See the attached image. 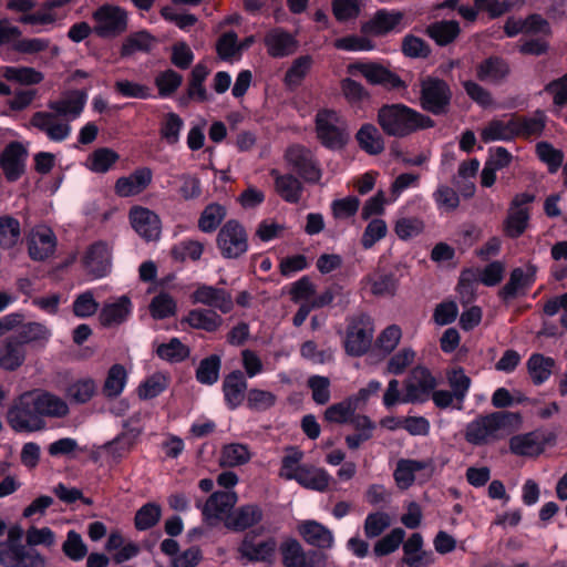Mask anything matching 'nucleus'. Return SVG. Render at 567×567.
Returning <instances> with one entry per match:
<instances>
[{"label": "nucleus", "mask_w": 567, "mask_h": 567, "mask_svg": "<svg viewBox=\"0 0 567 567\" xmlns=\"http://www.w3.org/2000/svg\"><path fill=\"white\" fill-rule=\"evenodd\" d=\"M308 388L311 390L312 400L318 405H324L330 401V380L328 377L311 375L307 381Z\"/></svg>", "instance_id": "nucleus-59"}, {"label": "nucleus", "mask_w": 567, "mask_h": 567, "mask_svg": "<svg viewBox=\"0 0 567 567\" xmlns=\"http://www.w3.org/2000/svg\"><path fill=\"white\" fill-rule=\"evenodd\" d=\"M70 413L68 403L43 389H32L14 398L7 422L16 432L31 433L45 429L44 417L63 419Z\"/></svg>", "instance_id": "nucleus-1"}, {"label": "nucleus", "mask_w": 567, "mask_h": 567, "mask_svg": "<svg viewBox=\"0 0 567 567\" xmlns=\"http://www.w3.org/2000/svg\"><path fill=\"white\" fill-rule=\"evenodd\" d=\"M168 386V379L162 373L150 377L138 388V396L142 400H150L159 395Z\"/></svg>", "instance_id": "nucleus-63"}, {"label": "nucleus", "mask_w": 567, "mask_h": 567, "mask_svg": "<svg viewBox=\"0 0 567 567\" xmlns=\"http://www.w3.org/2000/svg\"><path fill=\"white\" fill-rule=\"evenodd\" d=\"M162 517V507L156 503H146L135 514L134 526L137 530L154 527Z\"/></svg>", "instance_id": "nucleus-48"}, {"label": "nucleus", "mask_w": 567, "mask_h": 567, "mask_svg": "<svg viewBox=\"0 0 567 567\" xmlns=\"http://www.w3.org/2000/svg\"><path fill=\"white\" fill-rule=\"evenodd\" d=\"M47 560L37 549L17 544L12 536L0 543V565L4 567H45Z\"/></svg>", "instance_id": "nucleus-9"}, {"label": "nucleus", "mask_w": 567, "mask_h": 567, "mask_svg": "<svg viewBox=\"0 0 567 567\" xmlns=\"http://www.w3.org/2000/svg\"><path fill=\"white\" fill-rule=\"evenodd\" d=\"M537 267L527 264L525 268L516 267L509 274L508 281L499 289L498 297L504 302L524 296L536 281Z\"/></svg>", "instance_id": "nucleus-13"}, {"label": "nucleus", "mask_w": 567, "mask_h": 567, "mask_svg": "<svg viewBox=\"0 0 567 567\" xmlns=\"http://www.w3.org/2000/svg\"><path fill=\"white\" fill-rule=\"evenodd\" d=\"M511 452L519 456H538L543 453L542 443L538 442V432L533 431L514 435L509 440Z\"/></svg>", "instance_id": "nucleus-37"}, {"label": "nucleus", "mask_w": 567, "mask_h": 567, "mask_svg": "<svg viewBox=\"0 0 567 567\" xmlns=\"http://www.w3.org/2000/svg\"><path fill=\"white\" fill-rule=\"evenodd\" d=\"M182 322H187L194 329L214 332L221 326L223 319L213 310L194 309L188 312Z\"/></svg>", "instance_id": "nucleus-40"}, {"label": "nucleus", "mask_w": 567, "mask_h": 567, "mask_svg": "<svg viewBox=\"0 0 567 567\" xmlns=\"http://www.w3.org/2000/svg\"><path fill=\"white\" fill-rule=\"evenodd\" d=\"M460 33L461 28L456 20L436 21L426 28V34L440 47L451 44L456 40Z\"/></svg>", "instance_id": "nucleus-36"}, {"label": "nucleus", "mask_w": 567, "mask_h": 567, "mask_svg": "<svg viewBox=\"0 0 567 567\" xmlns=\"http://www.w3.org/2000/svg\"><path fill=\"white\" fill-rule=\"evenodd\" d=\"M279 546L274 536L255 542L250 537V564L261 563L264 567H274Z\"/></svg>", "instance_id": "nucleus-35"}, {"label": "nucleus", "mask_w": 567, "mask_h": 567, "mask_svg": "<svg viewBox=\"0 0 567 567\" xmlns=\"http://www.w3.org/2000/svg\"><path fill=\"white\" fill-rule=\"evenodd\" d=\"M30 124L44 133L51 141L61 142L71 133V126L56 111L35 112Z\"/></svg>", "instance_id": "nucleus-14"}, {"label": "nucleus", "mask_w": 567, "mask_h": 567, "mask_svg": "<svg viewBox=\"0 0 567 567\" xmlns=\"http://www.w3.org/2000/svg\"><path fill=\"white\" fill-rule=\"evenodd\" d=\"M21 229L18 219L11 216L0 217V246L10 249L20 240Z\"/></svg>", "instance_id": "nucleus-49"}, {"label": "nucleus", "mask_w": 567, "mask_h": 567, "mask_svg": "<svg viewBox=\"0 0 567 567\" xmlns=\"http://www.w3.org/2000/svg\"><path fill=\"white\" fill-rule=\"evenodd\" d=\"M403 20V13L395 10L379 9L373 17L361 24L364 35L384 37L392 32Z\"/></svg>", "instance_id": "nucleus-18"}, {"label": "nucleus", "mask_w": 567, "mask_h": 567, "mask_svg": "<svg viewBox=\"0 0 567 567\" xmlns=\"http://www.w3.org/2000/svg\"><path fill=\"white\" fill-rule=\"evenodd\" d=\"M17 334L12 336L24 347L25 344H44L49 337V328L41 322L20 323Z\"/></svg>", "instance_id": "nucleus-41"}, {"label": "nucleus", "mask_w": 567, "mask_h": 567, "mask_svg": "<svg viewBox=\"0 0 567 567\" xmlns=\"http://www.w3.org/2000/svg\"><path fill=\"white\" fill-rule=\"evenodd\" d=\"M127 373L122 364H114L110 368L103 385V394L106 398L118 396L126 383Z\"/></svg>", "instance_id": "nucleus-46"}, {"label": "nucleus", "mask_w": 567, "mask_h": 567, "mask_svg": "<svg viewBox=\"0 0 567 567\" xmlns=\"http://www.w3.org/2000/svg\"><path fill=\"white\" fill-rule=\"evenodd\" d=\"M217 245L227 258H237L247 249V233L237 220H228L219 230Z\"/></svg>", "instance_id": "nucleus-11"}, {"label": "nucleus", "mask_w": 567, "mask_h": 567, "mask_svg": "<svg viewBox=\"0 0 567 567\" xmlns=\"http://www.w3.org/2000/svg\"><path fill=\"white\" fill-rule=\"evenodd\" d=\"M522 415L518 412L498 411L486 415H480L466 425L465 440L470 444L481 446L487 443V439L508 426H518Z\"/></svg>", "instance_id": "nucleus-3"}, {"label": "nucleus", "mask_w": 567, "mask_h": 567, "mask_svg": "<svg viewBox=\"0 0 567 567\" xmlns=\"http://www.w3.org/2000/svg\"><path fill=\"white\" fill-rule=\"evenodd\" d=\"M360 285L363 290H369L373 297L392 298L398 292L400 277L396 271L378 268L363 276Z\"/></svg>", "instance_id": "nucleus-12"}, {"label": "nucleus", "mask_w": 567, "mask_h": 567, "mask_svg": "<svg viewBox=\"0 0 567 567\" xmlns=\"http://www.w3.org/2000/svg\"><path fill=\"white\" fill-rule=\"evenodd\" d=\"M313 64V59L311 55H300L295 59L286 71L284 82L286 86L290 90H293L301 85L302 81L310 72Z\"/></svg>", "instance_id": "nucleus-43"}, {"label": "nucleus", "mask_w": 567, "mask_h": 567, "mask_svg": "<svg viewBox=\"0 0 567 567\" xmlns=\"http://www.w3.org/2000/svg\"><path fill=\"white\" fill-rule=\"evenodd\" d=\"M85 270L93 278L104 277L111 266V252L104 241H96L89 246L83 257Z\"/></svg>", "instance_id": "nucleus-21"}, {"label": "nucleus", "mask_w": 567, "mask_h": 567, "mask_svg": "<svg viewBox=\"0 0 567 567\" xmlns=\"http://www.w3.org/2000/svg\"><path fill=\"white\" fill-rule=\"evenodd\" d=\"M96 392V384L92 379H82L73 382L66 389V396L75 403H86Z\"/></svg>", "instance_id": "nucleus-54"}, {"label": "nucleus", "mask_w": 567, "mask_h": 567, "mask_svg": "<svg viewBox=\"0 0 567 567\" xmlns=\"http://www.w3.org/2000/svg\"><path fill=\"white\" fill-rule=\"evenodd\" d=\"M152 171L148 167L135 169L128 176L120 177L114 186L121 197L135 196L144 192L152 182Z\"/></svg>", "instance_id": "nucleus-24"}, {"label": "nucleus", "mask_w": 567, "mask_h": 567, "mask_svg": "<svg viewBox=\"0 0 567 567\" xmlns=\"http://www.w3.org/2000/svg\"><path fill=\"white\" fill-rule=\"evenodd\" d=\"M92 18L93 31L100 38H116L127 30L128 16L121 7L103 4L93 12Z\"/></svg>", "instance_id": "nucleus-7"}, {"label": "nucleus", "mask_w": 567, "mask_h": 567, "mask_svg": "<svg viewBox=\"0 0 567 567\" xmlns=\"http://www.w3.org/2000/svg\"><path fill=\"white\" fill-rule=\"evenodd\" d=\"M357 411V405L351 402L349 396L341 402L334 403L324 411V420L329 423L347 424L352 414Z\"/></svg>", "instance_id": "nucleus-50"}, {"label": "nucleus", "mask_w": 567, "mask_h": 567, "mask_svg": "<svg viewBox=\"0 0 567 567\" xmlns=\"http://www.w3.org/2000/svg\"><path fill=\"white\" fill-rule=\"evenodd\" d=\"M56 238L53 231L45 226L34 227L28 237L29 255L33 260H44L53 255Z\"/></svg>", "instance_id": "nucleus-20"}, {"label": "nucleus", "mask_w": 567, "mask_h": 567, "mask_svg": "<svg viewBox=\"0 0 567 567\" xmlns=\"http://www.w3.org/2000/svg\"><path fill=\"white\" fill-rule=\"evenodd\" d=\"M86 100L85 90H70L63 92L58 100L50 101L48 109L56 111L65 121L70 122L82 114Z\"/></svg>", "instance_id": "nucleus-17"}, {"label": "nucleus", "mask_w": 567, "mask_h": 567, "mask_svg": "<svg viewBox=\"0 0 567 567\" xmlns=\"http://www.w3.org/2000/svg\"><path fill=\"white\" fill-rule=\"evenodd\" d=\"M391 525L390 515L385 512H374L368 514L364 520V535L368 538L380 536Z\"/></svg>", "instance_id": "nucleus-60"}, {"label": "nucleus", "mask_w": 567, "mask_h": 567, "mask_svg": "<svg viewBox=\"0 0 567 567\" xmlns=\"http://www.w3.org/2000/svg\"><path fill=\"white\" fill-rule=\"evenodd\" d=\"M315 131L320 144L329 151H341L350 141L348 125L334 110L323 109L317 113Z\"/></svg>", "instance_id": "nucleus-4"}, {"label": "nucleus", "mask_w": 567, "mask_h": 567, "mask_svg": "<svg viewBox=\"0 0 567 567\" xmlns=\"http://www.w3.org/2000/svg\"><path fill=\"white\" fill-rule=\"evenodd\" d=\"M285 478L296 481L302 487L324 492L329 487L331 476L324 468L308 465H298L292 473H285Z\"/></svg>", "instance_id": "nucleus-19"}, {"label": "nucleus", "mask_w": 567, "mask_h": 567, "mask_svg": "<svg viewBox=\"0 0 567 567\" xmlns=\"http://www.w3.org/2000/svg\"><path fill=\"white\" fill-rule=\"evenodd\" d=\"M373 328L367 315L353 317L347 327L344 350L348 355L359 358L364 355L372 343Z\"/></svg>", "instance_id": "nucleus-10"}, {"label": "nucleus", "mask_w": 567, "mask_h": 567, "mask_svg": "<svg viewBox=\"0 0 567 567\" xmlns=\"http://www.w3.org/2000/svg\"><path fill=\"white\" fill-rule=\"evenodd\" d=\"M130 220L135 231L146 240H157L161 236L162 224L153 210L134 206L130 210Z\"/></svg>", "instance_id": "nucleus-16"}, {"label": "nucleus", "mask_w": 567, "mask_h": 567, "mask_svg": "<svg viewBox=\"0 0 567 567\" xmlns=\"http://www.w3.org/2000/svg\"><path fill=\"white\" fill-rule=\"evenodd\" d=\"M530 209H515L509 207L503 223L504 234L512 239L519 238L528 228Z\"/></svg>", "instance_id": "nucleus-42"}, {"label": "nucleus", "mask_w": 567, "mask_h": 567, "mask_svg": "<svg viewBox=\"0 0 567 567\" xmlns=\"http://www.w3.org/2000/svg\"><path fill=\"white\" fill-rule=\"evenodd\" d=\"M453 92L451 85L441 78L427 75L420 82V106L435 116L450 112Z\"/></svg>", "instance_id": "nucleus-5"}, {"label": "nucleus", "mask_w": 567, "mask_h": 567, "mask_svg": "<svg viewBox=\"0 0 567 567\" xmlns=\"http://www.w3.org/2000/svg\"><path fill=\"white\" fill-rule=\"evenodd\" d=\"M340 85L346 100L351 104L361 103L370 99L369 91L360 82L351 78L343 79Z\"/></svg>", "instance_id": "nucleus-64"}, {"label": "nucleus", "mask_w": 567, "mask_h": 567, "mask_svg": "<svg viewBox=\"0 0 567 567\" xmlns=\"http://www.w3.org/2000/svg\"><path fill=\"white\" fill-rule=\"evenodd\" d=\"M28 151L20 142L9 143L0 154V167L9 182H16L24 173Z\"/></svg>", "instance_id": "nucleus-15"}, {"label": "nucleus", "mask_w": 567, "mask_h": 567, "mask_svg": "<svg viewBox=\"0 0 567 567\" xmlns=\"http://www.w3.org/2000/svg\"><path fill=\"white\" fill-rule=\"evenodd\" d=\"M193 303H202L227 313L233 309V298L229 292L213 286L202 285L190 295Z\"/></svg>", "instance_id": "nucleus-22"}, {"label": "nucleus", "mask_w": 567, "mask_h": 567, "mask_svg": "<svg viewBox=\"0 0 567 567\" xmlns=\"http://www.w3.org/2000/svg\"><path fill=\"white\" fill-rule=\"evenodd\" d=\"M209 70L204 64H197L192 71L190 81L188 86V96L204 102L207 100V93L203 86V82L208 75Z\"/></svg>", "instance_id": "nucleus-58"}, {"label": "nucleus", "mask_w": 567, "mask_h": 567, "mask_svg": "<svg viewBox=\"0 0 567 567\" xmlns=\"http://www.w3.org/2000/svg\"><path fill=\"white\" fill-rule=\"evenodd\" d=\"M131 300L122 296L114 302L104 303L99 315V321L103 327H113L123 323L131 313Z\"/></svg>", "instance_id": "nucleus-32"}, {"label": "nucleus", "mask_w": 567, "mask_h": 567, "mask_svg": "<svg viewBox=\"0 0 567 567\" xmlns=\"http://www.w3.org/2000/svg\"><path fill=\"white\" fill-rule=\"evenodd\" d=\"M279 554L284 567H302L306 550L293 537H288L279 545Z\"/></svg>", "instance_id": "nucleus-44"}, {"label": "nucleus", "mask_w": 567, "mask_h": 567, "mask_svg": "<svg viewBox=\"0 0 567 567\" xmlns=\"http://www.w3.org/2000/svg\"><path fill=\"white\" fill-rule=\"evenodd\" d=\"M359 147L369 155H379L384 151L385 144L382 133L372 123H364L355 133Z\"/></svg>", "instance_id": "nucleus-33"}, {"label": "nucleus", "mask_w": 567, "mask_h": 567, "mask_svg": "<svg viewBox=\"0 0 567 567\" xmlns=\"http://www.w3.org/2000/svg\"><path fill=\"white\" fill-rule=\"evenodd\" d=\"M275 179L277 194L289 204H298L302 197L303 185L298 177L291 173L279 174L276 169L271 172Z\"/></svg>", "instance_id": "nucleus-30"}, {"label": "nucleus", "mask_w": 567, "mask_h": 567, "mask_svg": "<svg viewBox=\"0 0 567 567\" xmlns=\"http://www.w3.org/2000/svg\"><path fill=\"white\" fill-rule=\"evenodd\" d=\"M426 468L433 470L432 460L402 458L396 464L394 478L399 486L408 488L414 483L415 473Z\"/></svg>", "instance_id": "nucleus-34"}, {"label": "nucleus", "mask_w": 567, "mask_h": 567, "mask_svg": "<svg viewBox=\"0 0 567 567\" xmlns=\"http://www.w3.org/2000/svg\"><path fill=\"white\" fill-rule=\"evenodd\" d=\"M361 7L362 0H333L332 13L337 21L347 22L359 17Z\"/></svg>", "instance_id": "nucleus-57"}, {"label": "nucleus", "mask_w": 567, "mask_h": 567, "mask_svg": "<svg viewBox=\"0 0 567 567\" xmlns=\"http://www.w3.org/2000/svg\"><path fill=\"white\" fill-rule=\"evenodd\" d=\"M405 536L404 529L401 527L393 528L389 534L379 539L373 548L377 557H383L395 551L403 543Z\"/></svg>", "instance_id": "nucleus-52"}, {"label": "nucleus", "mask_w": 567, "mask_h": 567, "mask_svg": "<svg viewBox=\"0 0 567 567\" xmlns=\"http://www.w3.org/2000/svg\"><path fill=\"white\" fill-rule=\"evenodd\" d=\"M536 154L538 158L547 165L548 173L555 174L563 166L564 152L555 148L549 142L542 141L536 144Z\"/></svg>", "instance_id": "nucleus-45"}, {"label": "nucleus", "mask_w": 567, "mask_h": 567, "mask_svg": "<svg viewBox=\"0 0 567 567\" xmlns=\"http://www.w3.org/2000/svg\"><path fill=\"white\" fill-rule=\"evenodd\" d=\"M265 45L271 58L280 59L292 54L298 48V42L289 32L275 29L266 34Z\"/></svg>", "instance_id": "nucleus-26"}, {"label": "nucleus", "mask_w": 567, "mask_h": 567, "mask_svg": "<svg viewBox=\"0 0 567 567\" xmlns=\"http://www.w3.org/2000/svg\"><path fill=\"white\" fill-rule=\"evenodd\" d=\"M247 384L244 373L240 371H233L224 380V393L227 403L231 408L241 404L246 398Z\"/></svg>", "instance_id": "nucleus-38"}, {"label": "nucleus", "mask_w": 567, "mask_h": 567, "mask_svg": "<svg viewBox=\"0 0 567 567\" xmlns=\"http://www.w3.org/2000/svg\"><path fill=\"white\" fill-rule=\"evenodd\" d=\"M27 358L24 347L12 336L6 338L0 346V369L16 371L23 365Z\"/></svg>", "instance_id": "nucleus-28"}, {"label": "nucleus", "mask_w": 567, "mask_h": 567, "mask_svg": "<svg viewBox=\"0 0 567 567\" xmlns=\"http://www.w3.org/2000/svg\"><path fill=\"white\" fill-rule=\"evenodd\" d=\"M302 539L317 548L327 549L333 545V535L329 528L316 520H305L298 526Z\"/></svg>", "instance_id": "nucleus-27"}, {"label": "nucleus", "mask_w": 567, "mask_h": 567, "mask_svg": "<svg viewBox=\"0 0 567 567\" xmlns=\"http://www.w3.org/2000/svg\"><path fill=\"white\" fill-rule=\"evenodd\" d=\"M226 210L219 204L213 203L205 207L198 219V227L202 231H214L225 218Z\"/></svg>", "instance_id": "nucleus-53"}, {"label": "nucleus", "mask_w": 567, "mask_h": 567, "mask_svg": "<svg viewBox=\"0 0 567 567\" xmlns=\"http://www.w3.org/2000/svg\"><path fill=\"white\" fill-rule=\"evenodd\" d=\"M62 551L71 560L78 561L86 556L87 547L79 533L70 530L62 544Z\"/></svg>", "instance_id": "nucleus-61"}, {"label": "nucleus", "mask_w": 567, "mask_h": 567, "mask_svg": "<svg viewBox=\"0 0 567 567\" xmlns=\"http://www.w3.org/2000/svg\"><path fill=\"white\" fill-rule=\"evenodd\" d=\"M2 75L8 81L18 82L23 85H32L42 82L43 74L29 66H6Z\"/></svg>", "instance_id": "nucleus-47"}, {"label": "nucleus", "mask_w": 567, "mask_h": 567, "mask_svg": "<svg viewBox=\"0 0 567 567\" xmlns=\"http://www.w3.org/2000/svg\"><path fill=\"white\" fill-rule=\"evenodd\" d=\"M377 123L390 137L404 138L419 131L432 128L433 118L403 103H385L377 113Z\"/></svg>", "instance_id": "nucleus-2"}, {"label": "nucleus", "mask_w": 567, "mask_h": 567, "mask_svg": "<svg viewBox=\"0 0 567 567\" xmlns=\"http://www.w3.org/2000/svg\"><path fill=\"white\" fill-rule=\"evenodd\" d=\"M285 159L289 168L303 182L317 184L320 182L322 171L313 153L303 145L293 144L286 150Z\"/></svg>", "instance_id": "nucleus-8"}, {"label": "nucleus", "mask_w": 567, "mask_h": 567, "mask_svg": "<svg viewBox=\"0 0 567 567\" xmlns=\"http://www.w3.org/2000/svg\"><path fill=\"white\" fill-rule=\"evenodd\" d=\"M237 502L235 493L231 492H215L213 493L203 506L202 513L204 519L209 524L215 520H220L234 507Z\"/></svg>", "instance_id": "nucleus-25"}, {"label": "nucleus", "mask_w": 567, "mask_h": 567, "mask_svg": "<svg viewBox=\"0 0 567 567\" xmlns=\"http://www.w3.org/2000/svg\"><path fill=\"white\" fill-rule=\"evenodd\" d=\"M118 159L116 152L110 148H99L90 156V169L96 173L107 172Z\"/></svg>", "instance_id": "nucleus-62"}, {"label": "nucleus", "mask_w": 567, "mask_h": 567, "mask_svg": "<svg viewBox=\"0 0 567 567\" xmlns=\"http://www.w3.org/2000/svg\"><path fill=\"white\" fill-rule=\"evenodd\" d=\"M527 371L535 385H542L551 375L555 360L542 353H533L527 360Z\"/></svg>", "instance_id": "nucleus-39"}, {"label": "nucleus", "mask_w": 567, "mask_h": 567, "mask_svg": "<svg viewBox=\"0 0 567 567\" xmlns=\"http://www.w3.org/2000/svg\"><path fill=\"white\" fill-rule=\"evenodd\" d=\"M351 75L361 74L369 84L380 85L386 91H403L408 84L393 71L377 62L357 61L348 65Z\"/></svg>", "instance_id": "nucleus-6"}, {"label": "nucleus", "mask_w": 567, "mask_h": 567, "mask_svg": "<svg viewBox=\"0 0 567 567\" xmlns=\"http://www.w3.org/2000/svg\"><path fill=\"white\" fill-rule=\"evenodd\" d=\"M156 43L157 39L148 31H136L123 39L120 55L122 59H127L137 53H150Z\"/></svg>", "instance_id": "nucleus-29"}, {"label": "nucleus", "mask_w": 567, "mask_h": 567, "mask_svg": "<svg viewBox=\"0 0 567 567\" xmlns=\"http://www.w3.org/2000/svg\"><path fill=\"white\" fill-rule=\"evenodd\" d=\"M183 82V76L176 71L168 69L159 72L154 80L158 95L167 97L173 95Z\"/></svg>", "instance_id": "nucleus-51"}, {"label": "nucleus", "mask_w": 567, "mask_h": 567, "mask_svg": "<svg viewBox=\"0 0 567 567\" xmlns=\"http://www.w3.org/2000/svg\"><path fill=\"white\" fill-rule=\"evenodd\" d=\"M156 353L164 360L179 362L189 355V348L182 343L179 339L173 338L168 343L159 344Z\"/></svg>", "instance_id": "nucleus-56"}, {"label": "nucleus", "mask_w": 567, "mask_h": 567, "mask_svg": "<svg viewBox=\"0 0 567 567\" xmlns=\"http://www.w3.org/2000/svg\"><path fill=\"white\" fill-rule=\"evenodd\" d=\"M511 73L508 62L498 55H491L475 66V75L481 82L501 84Z\"/></svg>", "instance_id": "nucleus-23"}, {"label": "nucleus", "mask_w": 567, "mask_h": 567, "mask_svg": "<svg viewBox=\"0 0 567 567\" xmlns=\"http://www.w3.org/2000/svg\"><path fill=\"white\" fill-rule=\"evenodd\" d=\"M220 358L213 354L203 359L196 370V379L203 384H213L218 380Z\"/></svg>", "instance_id": "nucleus-55"}, {"label": "nucleus", "mask_w": 567, "mask_h": 567, "mask_svg": "<svg viewBox=\"0 0 567 567\" xmlns=\"http://www.w3.org/2000/svg\"><path fill=\"white\" fill-rule=\"evenodd\" d=\"M423 548V537L420 533H413L406 542L403 543L404 556L402 561L409 567H425L432 564V551H425Z\"/></svg>", "instance_id": "nucleus-31"}]
</instances>
